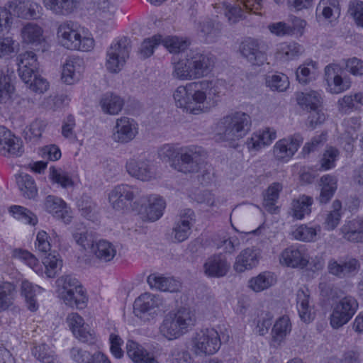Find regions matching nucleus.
<instances>
[{"label": "nucleus", "instance_id": "46", "mask_svg": "<svg viewBox=\"0 0 363 363\" xmlns=\"http://www.w3.org/2000/svg\"><path fill=\"white\" fill-rule=\"evenodd\" d=\"M342 215V203L340 200L335 199L333 202L332 210L325 214L324 228L327 230H333L340 224Z\"/></svg>", "mask_w": 363, "mask_h": 363}, {"label": "nucleus", "instance_id": "49", "mask_svg": "<svg viewBox=\"0 0 363 363\" xmlns=\"http://www.w3.org/2000/svg\"><path fill=\"white\" fill-rule=\"evenodd\" d=\"M191 59L187 56L186 60H181L174 64L173 77L181 80L197 79L194 72Z\"/></svg>", "mask_w": 363, "mask_h": 363}, {"label": "nucleus", "instance_id": "22", "mask_svg": "<svg viewBox=\"0 0 363 363\" xmlns=\"http://www.w3.org/2000/svg\"><path fill=\"white\" fill-rule=\"evenodd\" d=\"M18 71L21 79L28 84L33 75L38 73V62L36 55L32 51H26L17 57Z\"/></svg>", "mask_w": 363, "mask_h": 363}, {"label": "nucleus", "instance_id": "10", "mask_svg": "<svg viewBox=\"0 0 363 363\" xmlns=\"http://www.w3.org/2000/svg\"><path fill=\"white\" fill-rule=\"evenodd\" d=\"M360 268V261L351 256H346L338 259L331 258L328 260L327 265L328 273L340 279L355 277L359 273Z\"/></svg>", "mask_w": 363, "mask_h": 363}, {"label": "nucleus", "instance_id": "37", "mask_svg": "<svg viewBox=\"0 0 363 363\" xmlns=\"http://www.w3.org/2000/svg\"><path fill=\"white\" fill-rule=\"evenodd\" d=\"M91 251L96 258L104 262L111 261L116 257L117 252L113 244L106 240L95 241Z\"/></svg>", "mask_w": 363, "mask_h": 363}, {"label": "nucleus", "instance_id": "32", "mask_svg": "<svg viewBox=\"0 0 363 363\" xmlns=\"http://www.w3.org/2000/svg\"><path fill=\"white\" fill-rule=\"evenodd\" d=\"M147 281L151 289L164 292H177L182 286L179 281L172 277H164L155 274L148 276Z\"/></svg>", "mask_w": 363, "mask_h": 363}, {"label": "nucleus", "instance_id": "26", "mask_svg": "<svg viewBox=\"0 0 363 363\" xmlns=\"http://www.w3.org/2000/svg\"><path fill=\"white\" fill-rule=\"evenodd\" d=\"M340 11V0H320L315 9V18L318 22H332L339 18Z\"/></svg>", "mask_w": 363, "mask_h": 363}, {"label": "nucleus", "instance_id": "21", "mask_svg": "<svg viewBox=\"0 0 363 363\" xmlns=\"http://www.w3.org/2000/svg\"><path fill=\"white\" fill-rule=\"evenodd\" d=\"M18 71L21 79L28 84L33 75L38 73V62L36 55L32 51H26L17 57Z\"/></svg>", "mask_w": 363, "mask_h": 363}, {"label": "nucleus", "instance_id": "30", "mask_svg": "<svg viewBox=\"0 0 363 363\" xmlns=\"http://www.w3.org/2000/svg\"><path fill=\"white\" fill-rule=\"evenodd\" d=\"M342 237L353 243H363V218L352 219L341 228Z\"/></svg>", "mask_w": 363, "mask_h": 363}, {"label": "nucleus", "instance_id": "39", "mask_svg": "<svg viewBox=\"0 0 363 363\" xmlns=\"http://www.w3.org/2000/svg\"><path fill=\"white\" fill-rule=\"evenodd\" d=\"M145 198L146 201H144L143 206L148 203V206L145 210L147 218L151 221L158 220L163 214L165 201L157 195H152L149 197L145 196Z\"/></svg>", "mask_w": 363, "mask_h": 363}, {"label": "nucleus", "instance_id": "36", "mask_svg": "<svg viewBox=\"0 0 363 363\" xmlns=\"http://www.w3.org/2000/svg\"><path fill=\"white\" fill-rule=\"evenodd\" d=\"M308 290L300 289L296 293V307L299 317L305 323H310L313 319L312 307L309 304Z\"/></svg>", "mask_w": 363, "mask_h": 363}, {"label": "nucleus", "instance_id": "12", "mask_svg": "<svg viewBox=\"0 0 363 363\" xmlns=\"http://www.w3.org/2000/svg\"><path fill=\"white\" fill-rule=\"evenodd\" d=\"M221 341L218 333L213 328L201 330L196 333L194 346L197 354H213L218 351Z\"/></svg>", "mask_w": 363, "mask_h": 363}, {"label": "nucleus", "instance_id": "44", "mask_svg": "<svg viewBox=\"0 0 363 363\" xmlns=\"http://www.w3.org/2000/svg\"><path fill=\"white\" fill-rule=\"evenodd\" d=\"M297 101L303 109L307 111L316 109L322 104V94L317 91L302 92L298 96Z\"/></svg>", "mask_w": 363, "mask_h": 363}, {"label": "nucleus", "instance_id": "11", "mask_svg": "<svg viewBox=\"0 0 363 363\" xmlns=\"http://www.w3.org/2000/svg\"><path fill=\"white\" fill-rule=\"evenodd\" d=\"M240 52L252 65L261 66L267 60L265 44L255 38H247L240 45Z\"/></svg>", "mask_w": 363, "mask_h": 363}, {"label": "nucleus", "instance_id": "55", "mask_svg": "<svg viewBox=\"0 0 363 363\" xmlns=\"http://www.w3.org/2000/svg\"><path fill=\"white\" fill-rule=\"evenodd\" d=\"M265 79L267 86L273 91H284L289 86L288 77L284 74H269Z\"/></svg>", "mask_w": 363, "mask_h": 363}, {"label": "nucleus", "instance_id": "19", "mask_svg": "<svg viewBox=\"0 0 363 363\" xmlns=\"http://www.w3.org/2000/svg\"><path fill=\"white\" fill-rule=\"evenodd\" d=\"M23 152L22 141L4 126H0V154L4 156H21Z\"/></svg>", "mask_w": 363, "mask_h": 363}, {"label": "nucleus", "instance_id": "28", "mask_svg": "<svg viewBox=\"0 0 363 363\" xmlns=\"http://www.w3.org/2000/svg\"><path fill=\"white\" fill-rule=\"evenodd\" d=\"M260 251L257 248L248 247L238 255L234 264V269L238 272H243L251 269L259 263Z\"/></svg>", "mask_w": 363, "mask_h": 363}, {"label": "nucleus", "instance_id": "48", "mask_svg": "<svg viewBox=\"0 0 363 363\" xmlns=\"http://www.w3.org/2000/svg\"><path fill=\"white\" fill-rule=\"evenodd\" d=\"M282 190V185L276 182L268 187L264 196L263 205L266 210L270 213L277 212V207L275 206L279 197V193Z\"/></svg>", "mask_w": 363, "mask_h": 363}, {"label": "nucleus", "instance_id": "56", "mask_svg": "<svg viewBox=\"0 0 363 363\" xmlns=\"http://www.w3.org/2000/svg\"><path fill=\"white\" fill-rule=\"evenodd\" d=\"M32 354L43 363H55L56 356L55 352L46 344H40L33 347Z\"/></svg>", "mask_w": 363, "mask_h": 363}, {"label": "nucleus", "instance_id": "7", "mask_svg": "<svg viewBox=\"0 0 363 363\" xmlns=\"http://www.w3.org/2000/svg\"><path fill=\"white\" fill-rule=\"evenodd\" d=\"M205 159L206 152L200 147H182L178 159L173 163V168L185 174L198 172Z\"/></svg>", "mask_w": 363, "mask_h": 363}, {"label": "nucleus", "instance_id": "27", "mask_svg": "<svg viewBox=\"0 0 363 363\" xmlns=\"http://www.w3.org/2000/svg\"><path fill=\"white\" fill-rule=\"evenodd\" d=\"M197 79L202 77L210 72L214 65V57L210 54L197 51H191L188 55Z\"/></svg>", "mask_w": 363, "mask_h": 363}, {"label": "nucleus", "instance_id": "16", "mask_svg": "<svg viewBox=\"0 0 363 363\" xmlns=\"http://www.w3.org/2000/svg\"><path fill=\"white\" fill-rule=\"evenodd\" d=\"M163 306V300L157 295L145 293L138 297L133 303V313L140 318L156 313L157 308Z\"/></svg>", "mask_w": 363, "mask_h": 363}, {"label": "nucleus", "instance_id": "13", "mask_svg": "<svg viewBox=\"0 0 363 363\" xmlns=\"http://www.w3.org/2000/svg\"><path fill=\"white\" fill-rule=\"evenodd\" d=\"M325 79L331 94H340L350 89V79L342 77V68L338 64H329L325 67Z\"/></svg>", "mask_w": 363, "mask_h": 363}, {"label": "nucleus", "instance_id": "51", "mask_svg": "<svg viewBox=\"0 0 363 363\" xmlns=\"http://www.w3.org/2000/svg\"><path fill=\"white\" fill-rule=\"evenodd\" d=\"M59 255L54 252L49 253L43 259V264L45 267V273L48 278H54L57 276L62 267V261L58 257Z\"/></svg>", "mask_w": 363, "mask_h": 363}, {"label": "nucleus", "instance_id": "64", "mask_svg": "<svg viewBox=\"0 0 363 363\" xmlns=\"http://www.w3.org/2000/svg\"><path fill=\"white\" fill-rule=\"evenodd\" d=\"M162 41V35H156L151 38H147L141 44L140 48V54L144 59L150 57L153 52L155 48L160 45Z\"/></svg>", "mask_w": 363, "mask_h": 363}, {"label": "nucleus", "instance_id": "5", "mask_svg": "<svg viewBox=\"0 0 363 363\" xmlns=\"http://www.w3.org/2000/svg\"><path fill=\"white\" fill-rule=\"evenodd\" d=\"M79 28L80 26L74 21L62 23L57 31L59 42L63 47L69 50L89 51L94 48V40L91 38H82Z\"/></svg>", "mask_w": 363, "mask_h": 363}, {"label": "nucleus", "instance_id": "4", "mask_svg": "<svg viewBox=\"0 0 363 363\" xmlns=\"http://www.w3.org/2000/svg\"><path fill=\"white\" fill-rule=\"evenodd\" d=\"M145 201V196L138 187L128 184L117 185L108 194L111 207L123 213L130 209L140 211Z\"/></svg>", "mask_w": 363, "mask_h": 363}, {"label": "nucleus", "instance_id": "18", "mask_svg": "<svg viewBox=\"0 0 363 363\" xmlns=\"http://www.w3.org/2000/svg\"><path fill=\"white\" fill-rule=\"evenodd\" d=\"M23 152L22 141L4 126H0V154L4 156H21Z\"/></svg>", "mask_w": 363, "mask_h": 363}, {"label": "nucleus", "instance_id": "53", "mask_svg": "<svg viewBox=\"0 0 363 363\" xmlns=\"http://www.w3.org/2000/svg\"><path fill=\"white\" fill-rule=\"evenodd\" d=\"M35 288L40 289L38 286H34L32 283L28 280H23L21 282V294L25 297L28 308L31 311H35L38 308V305L35 298Z\"/></svg>", "mask_w": 363, "mask_h": 363}, {"label": "nucleus", "instance_id": "58", "mask_svg": "<svg viewBox=\"0 0 363 363\" xmlns=\"http://www.w3.org/2000/svg\"><path fill=\"white\" fill-rule=\"evenodd\" d=\"M291 331V324L289 318L287 316H283L279 318L275 323L272 333L275 340H281L287 333Z\"/></svg>", "mask_w": 363, "mask_h": 363}, {"label": "nucleus", "instance_id": "31", "mask_svg": "<svg viewBox=\"0 0 363 363\" xmlns=\"http://www.w3.org/2000/svg\"><path fill=\"white\" fill-rule=\"evenodd\" d=\"M242 1L240 4H235V0H218L215 4V8H220V5L225 8V15L230 23H235L245 18V13L251 12L243 6Z\"/></svg>", "mask_w": 363, "mask_h": 363}, {"label": "nucleus", "instance_id": "41", "mask_svg": "<svg viewBox=\"0 0 363 363\" xmlns=\"http://www.w3.org/2000/svg\"><path fill=\"white\" fill-rule=\"evenodd\" d=\"M16 286L9 281H0V313L10 309L14 304Z\"/></svg>", "mask_w": 363, "mask_h": 363}, {"label": "nucleus", "instance_id": "60", "mask_svg": "<svg viewBox=\"0 0 363 363\" xmlns=\"http://www.w3.org/2000/svg\"><path fill=\"white\" fill-rule=\"evenodd\" d=\"M50 179L63 188L73 186V181L68 174L60 169H56L55 167H50Z\"/></svg>", "mask_w": 363, "mask_h": 363}, {"label": "nucleus", "instance_id": "9", "mask_svg": "<svg viewBox=\"0 0 363 363\" xmlns=\"http://www.w3.org/2000/svg\"><path fill=\"white\" fill-rule=\"evenodd\" d=\"M358 302L352 296L342 298L333 307L330 315V325L333 328H339L347 323L358 309Z\"/></svg>", "mask_w": 363, "mask_h": 363}, {"label": "nucleus", "instance_id": "33", "mask_svg": "<svg viewBox=\"0 0 363 363\" xmlns=\"http://www.w3.org/2000/svg\"><path fill=\"white\" fill-rule=\"evenodd\" d=\"M126 352L133 363H157L149 352L133 340L127 342Z\"/></svg>", "mask_w": 363, "mask_h": 363}, {"label": "nucleus", "instance_id": "50", "mask_svg": "<svg viewBox=\"0 0 363 363\" xmlns=\"http://www.w3.org/2000/svg\"><path fill=\"white\" fill-rule=\"evenodd\" d=\"M9 69H2L0 72V103L6 104L11 99L14 92V86L11 84V76L8 74Z\"/></svg>", "mask_w": 363, "mask_h": 363}, {"label": "nucleus", "instance_id": "62", "mask_svg": "<svg viewBox=\"0 0 363 363\" xmlns=\"http://www.w3.org/2000/svg\"><path fill=\"white\" fill-rule=\"evenodd\" d=\"M116 9L107 0H99L95 11L96 16L101 21L111 19L116 13Z\"/></svg>", "mask_w": 363, "mask_h": 363}, {"label": "nucleus", "instance_id": "8", "mask_svg": "<svg viewBox=\"0 0 363 363\" xmlns=\"http://www.w3.org/2000/svg\"><path fill=\"white\" fill-rule=\"evenodd\" d=\"M130 40L123 37L113 42L106 52V67L108 72L118 73L128 59L131 50Z\"/></svg>", "mask_w": 363, "mask_h": 363}, {"label": "nucleus", "instance_id": "54", "mask_svg": "<svg viewBox=\"0 0 363 363\" xmlns=\"http://www.w3.org/2000/svg\"><path fill=\"white\" fill-rule=\"evenodd\" d=\"M9 211L13 217L25 223L35 225L38 223L37 216L29 209L21 206H11Z\"/></svg>", "mask_w": 363, "mask_h": 363}, {"label": "nucleus", "instance_id": "61", "mask_svg": "<svg viewBox=\"0 0 363 363\" xmlns=\"http://www.w3.org/2000/svg\"><path fill=\"white\" fill-rule=\"evenodd\" d=\"M13 255L15 258H17L26 264H27L29 267L33 269L35 272H37L38 271L40 264L38 259L28 250L16 249L13 250Z\"/></svg>", "mask_w": 363, "mask_h": 363}, {"label": "nucleus", "instance_id": "38", "mask_svg": "<svg viewBox=\"0 0 363 363\" xmlns=\"http://www.w3.org/2000/svg\"><path fill=\"white\" fill-rule=\"evenodd\" d=\"M277 138V133L274 130L266 128L262 131L254 133L247 143L248 148L250 150H259L262 147L270 145Z\"/></svg>", "mask_w": 363, "mask_h": 363}, {"label": "nucleus", "instance_id": "35", "mask_svg": "<svg viewBox=\"0 0 363 363\" xmlns=\"http://www.w3.org/2000/svg\"><path fill=\"white\" fill-rule=\"evenodd\" d=\"M337 179L330 174L323 175L320 178V192L317 197L320 204H326L331 200L337 188Z\"/></svg>", "mask_w": 363, "mask_h": 363}, {"label": "nucleus", "instance_id": "34", "mask_svg": "<svg viewBox=\"0 0 363 363\" xmlns=\"http://www.w3.org/2000/svg\"><path fill=\"white\" fill-rule=\"evenodd\" d=\"M23 43L38 45L44 41L43 29L35 23H26L21 29Z\"/></svg>", "mask_w": 363, "mask_h": 363}, {"label": "nucleus", "instance_id": "45", "mask_svg": "<svg viewBox=\"0 0 363 363\" xmlns=\"http://www.w3.org/2000/svg\"><path fill=\"white\" fill-rule=\"evenodd\" d=\"M16 183L22 195L27 199H34L38 194V189L34 179L27 174H20L16 177Z\"/></svg>", "mask_w": 363, "mask_h": 363}, {"label": "nucleus", "instance_id": "23", "mask_svg": "<svg viewBox=\"0 0 363 363\" xmlns=\"http://www.w3.org/2000/svg\"><path fill=\"white\" fill-rule=\"evenodd\" d=\"M125 167L131 177L141 181H150L155 177L154 168L148 160L130 159L126 162Z\"/></svg>", "mask_w": 363, "mask_h": 363}, {"label": "nucleus", "instance_id": "15", "mask_svg": "<svg viewBox=\"0 0 363 363\" xmlns=\"http://www.w3.org/2000/svg\"><path fill=\"white\" fill-rule=\"evenodd\" d=\"M138 133V123L125 116L116 119L113 128L112 138L116 143H128L132 141Z\"/></svg>", "mask_w": 363, "mask_h": 363}, {"label": "nucleus", "instance_id": "20", "mask_svg": "<svg viewBox=\"0 0 363 363\" xmlns=\"http://www.w3.org/2000/svg\"><path fill=\"white\" fill-rule=\"evenodd\" d=\"M194 220L195 214L191 209L187 208L181 213L172 230V236L176 242H184L189 238Z\"/></svg>", "mask_w": 363, "mask_h": 363}, {"label": "nucleus", "instance_id": "52", "mask_svg": "<svg viewBox=\"0 0 363 363\" xmlns=\"http://www.w3.org/2000/svg\"><path fill=\"white\" fill-rule=\"evenodd\" d=\"M276 282L273 274L270 272H263L249 281L250 287L255 291L259 292L268 289Z\"/></svg>", "mask_w": 363, "mask_h": 363}, {"label": "nucleus", "instance_id": "1", "mask_svg": "<svg viewBox=\"0 0 363 363\" xmlns=\"http://www.w3.org/2000/svg\"><path fill=\"white\" fill-rule=\"evenodd\" d=\"M211 94L214 95L217 94L213 82L203 80L178 86L173 94V97L178 108L197 115L207 111L206 100L207 94Z\"/></svg>", "mask_w": 363, "mask_h": 363}, {"label": "nucleus", "instance_id": "47", "mask_svg": "<svg viewBox=\"0 0 363 363\" xmlns=\"http://www.w3.org/2000/svg\"><path fill=\"white\" fill-rule=\"evenodd\" d=\"M357 104L363 105V93L345 95L337 101L338 111L342 113H349L357 108Z\"/></svg>", "mask_w": 363, "mask_h": 363}, {"label": "nucleus", "instance_id": "40", "mask_svg": "<svg viewBox=\"0 0 363 363\" xmlns=\"http://www.w3.org/2000/svg\"><path fill=\"white\" fill-rule=\"evenodd\" d=\"M303 52V47L296 42L282 43L277 50V57L284 62L297 59Z\"/></svg>", "mask_w": 363, "mask_h": 363}, {"label": "nucleus", "instance_id": "42", "mask_svg": "<svg viewBox=\"0 0 363 363\" xmlns=\"http://www.w3.org/2000/svg\"><path fill=\"white\" fill-rule=\"evenodd\" d=\"M123 105V99L113 93H106L100 99L102 111L110 115L118 114L122 110Z\"/></svg>", "mask_w": 363, "mask_h": 363}, {"label": "nucleus", "instance_id": "57", "mask_svg": "<svg viewBox=\"0 0 363 363\" xmlns=\"http://www.w3.org/2000/svg\"><path fill=\"white\" fill-rule=\"evenodd\" d=\"M339 155V151L333 147L327 148L322 158L320 160V167L318 170L326 171L335 166V161Z\"/></svg>", "mask_w": 363, "mask_h": 363}, {"label": "nucleus", "instance_id": "24", "mask_svg": "<svg viewBox=\"0 0 363 363\" xmlns=\"http://www.w3.org/2000/svg\"><path fill=\"white\" fill-rule=\"evenodd\" d=\"M44 205L46 211L52 214L57 219L66 224L72 221V216L69 208L60 198L49 195L46 197Z\"/></svg>", "mask_w": 363, "mask_h": 363}, {"label": "nucleus", "instance_id": "29", "mask_svg": "<svg viewBox=\"0 0 363 363\" xmlns=\"http://www.w3.org/2000/svg\"><path fill=\"white\" fill-rule=\"evenodd\" d=\"M84 62L79 57L67 60L63 66L62 79L67 84H72L79 80L84 70Z\"/></svg>", "mask_w": 363, "mask_h": 363}, {"label": "nucleus", "instance_id": "59", "mask_svg": "<svg viewBox=\"0 0 363 363\" xmlns=\"http://www.w3.org/2000/svg\"><path fill=\"white\" fill-rule=\"evenodd\" d=\"M179 152L180 147L171 144H165L159 149L158 156L162 161L171 162V166L173 167V163L178 159Z\"/></svg>", "mask_w": 363, "mask_h": 363}, {"label": "nucleus", "instance_id": "6", "mask_svg": "<svg viewBox=\"0 0 363 363\" xmlns=\"http://www.w3.org/2000/svg\"><path fill=\"white\" fill-rule=\"evenodd\" d=\"M61 286L60 296L66 305L77 308H84L86 296L79 281L70 275L62 276L57 281Z\"/></svg>", "mask_w": 363, "mask_h": 363}, {"label": "nucleus", "instance_id": "17", "mask_svg": "<svg viewBox=\"0 0 363 363\" xmlns=\"http://www.w3.org/2000/svg\"><path fill=\"white\" fill-rule=\"evenodd\" d=\"M303 140V138L298 134L279 140L274 146V157L281 162L289 161L296 152Z\"/></svg>", "mask_w": 363, "mask_h": 363}, {"label": "nucleus", "instance_id": "25", "mask_svg": "<svg viewBox=\"0 0 363 363\" xmlns=\"http://www.w3.org/2000/svg\"><path fill=\"white\" fill-rule=\"evenodd\" d=\"M205 274L210 277H223L228 273L230 264L221 253L208 257L203 265Z\"/></svg>", "mask_w": 363, "mask_h": 363}, {"label": "nucleus", "instance_id": "43", "mask_svg": "<svg viewBox=\"0 0 363 363\" xmlns=\"http://www.w3.org/2000/svg\"><path fill=\"white\" fill-rule=\"evenodd\" d=\"M313 199L311 196L301 195L291 202L292 216L296 219H302L305 215H308L311 211V205Z\"/></svg>", "mask_w": 363, "mask_h": 363}, {"label": "nucleus", "instance_id": "3", "mask_svg": "<svg viewBox=\"0 0 363 363\" xmlns=\"http://www.w3.org/2000/svg\"><path fill=\"white\" fill-rule=\"evenodd\" d=\"M195 323V313L189 308L181 307L164 316L160 331L167 339L172 340L187 333Z\"/></svg>", "mask_w": 363, "mask_h": 363}, {"label": "nucleus", "instance_id": "14", "mask_svg": "<svg viewBox=\"0 0 363 363\" xmlns=\"http://www.w3.org/2000/svg\"><path fill=\"white\" fill-rule=\"evenodd\" d=\"M279 262L288 267L303 269L309 262V255L303 246L291 245L281 252Z\"/></svg>", "mask_w": 363, "mask_h": 363}, {"label": "nucleus", "instance_id": "2", "mask_svg": "<svg viewBox=\"0 0 363 363\" xmlns=\"http://www.w3.org/2000/svg\"><path fill=\"white\" fill-rule=\"evenodd\" d=\"M251 117L242 111H234L222 117L216 124L218 140L235 142L243 138L250 130Z\"/></svg>", "mask_w": 363, "mask_h": 363}, {"label": "nucleus", "instance_id": "63", "mask_svg": "<svg viewBox=\"0 0 363 363\" xmlns=\"http://www.w3.org/2000/svg\"><path fill=\"white\" fill-rule=\"evenodd\" d=\"M317 235V230L313 227L301 225L292 232L293 237L298 240L304 242L313 241Z\"/></svg>", "mask_w": 363, "mask_h": 363}]
</instances>
